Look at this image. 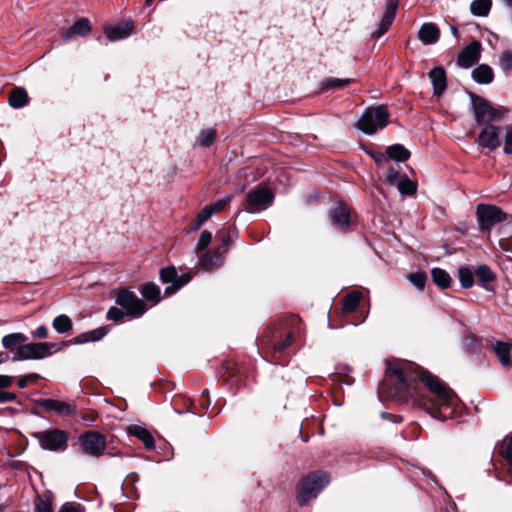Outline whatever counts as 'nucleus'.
Instances as JSON below:
<instances>
[{
	"mask_svg": "<svg viewBox=\"0 0 512 512\" xmlns=\"http://www.w3.org/2000/svg\"><path fill=\"white\" fill-rule=\"evenodd\" d=\"M381 393L398 403H409L434 419L445 421L456 413L459 399L444 382L428 371H412L410 365H390Z\"/></svg>",
	"mask_w": 512,
	"mask_h": 512,
	"instance_id": "obj_1",
	"label": "nucleus"
},
{
	"mask_svg": "<svg viewBox=\"0 0 512 512\" xmlns=\"http://www.w3.org/2000/svg\"><path fill=\"white\" fill-rule=\"evenodd\" d=\"M116 303L121 307H111L107 312V319L120 321L125 316L139 318L146 312L145 303L135 293L127 289L119 291Z\"/></svg>",
	"mask_w": 512,
	"mask_h": 512,
	"instance_id": "obj_2",
	"label": "nucleus"
},
{
	"mask_svg": "<svg viewBox=\"0 0 512 512\" xmlns=\"http://www.w3.org/2000/svg\"><path fill=\"white\" fill-rule=\"evenodd\" d=\"M470 100L474 121L477 125H487L503 119L506 111L503 107H496L487 99L476 94H470Z\"/></svg>",
	"mask_w": 512,
	"mask_h": 512,
	"instance_id": "obj_3",
	"label": "nucleus"
},
{
	"mask_svg": "<svg viewBox=\"0 0 512 512\" xmlns=\"http://www.w3.org/2000/svg\"><path fill=\"white\" fill-rule=\"evenodd\" d=\"M330 482L326 472H311L303 478L297 486V501L300 506L315 498L321 490Z\"/></svg>",
	"mask_w": 512,
	"mask_h": 512,
	"instance_id": "obj_4",
	"label": "nucleus"
},
{
	"mask_svg": "<svg viewBox=\"0 0 512 512\" xmlns=\"http://www.w3.org/2000/svg\"><path fill=\"white\" fill-rule=\"evenodd\" d=\"M389 123V113L385 105L368 107L358 121V129L366 135L374 134Z\"/></svg>",
	"mask_w": 512,
	"mask_h": 512,
	"instance_id": "obj_5",
	"label": "nucleus"
},
{
	"mask_svg": "<svg viewBox=\"0 0 512 512\" xmlns=\"http://www.w3.org/2000/svg\"><path fill=\"white\" fill-rule=\"evenodd\" d=\"M33 437L38 441L39 446L43 450L51 452L65 451L69 441L68 432L58 428L35 432Z\"/></svg>",
	"mask_w": 512,
	"mask_h": 512,
	"instance_id": "obj_6",
	"label": "nucleus"
},
{
	"mask_svg": "<svg viewBox=\"0 0 512 512\" xmlns=\"http://www.w3.org/2000/svg\"><path fill=\"white\" fill-rule=\"evenodd\" d=\"M80 451L90 457L100 458L106 453V437L98 431H85L78 437Z\"/></svg>",
	"mask_w": 512,
	"mask_h": 512,
	"instance_id": "obj_7",
	"label": "nucleus"
},
{
	"mask_svg": "<svg viewBox=\"0 0 512 512\" xmlns=\"http://www.w3.org/2000/svg\"><path fill=\"white\" fill-rule=\"evenodd\" d=\"M479 229L490 232L492 227L507 219V214L499 207L489 204H479L476 208Z\"/></svg>",
	"mask_w": 512,
	"mask_h": 512,
	"instance_id": "obj_8",
	"label": "nucleus"
},
{
	"mask_svg": "<svg viewBox=\"0 0 512 512\" xmlns=\"http://www.w3.org/2000/svg\"><path fill=\"white\" fill-rule=\"evenodd\" d=\"M159 278L163 284H170L165 288L164 294L171 296L192 280V274L189 272L178 274L176 267L171 265L160 270Z\"/></svg>",
	"mask_w": 512,
	"mask_h": 512,
	"instance_id": "obj_9",
	"label": "nucleus"
},
{
	"mask_svg": "<svg viewBox=\"0 0 512 512\" xmlns=\"http://www.w3.org/2000/svg\"><path fill=\"white\" fill-rule=\"evenodd\" d=\"M273 200V192L269 188L260 185L248 191L246 196V210L251 213L265 210L272 205Z\"/></svg>",
	"mask_w": 512,
	"mask_h": 512,
	"instance_id": "obj_10",
	"label": "nucleus"
},
{
	"mask_svg": "<svg viewBox=\"0 0 512 512\" xmlns=\"http://www.w3.org/2000/svg\"><path fill=\"white\" fill-rule=\"evenodd\" d=\"M50 355L52 351H48L47 342H32L18 347L12 360H39Z\"/></svg>",
	"mask_w": 512,
	"mask_h": 512,
	"instance_id": "obj_11",
	"label": "nucleus"
},
{
	"mask_svg": "<svg viewBox=\"0 0 512 512\" xmlns=\"http://www.w3.org/2000/svg\"><path fill=\"white\" fill-rule=\"evenodd\" d=\"M501 130H503V126H495L493 124L484 125L478 134L476 143L483 148L496 150L501 145L499 138V132Z\"/></svg>",
	"mask_w": 512,
	"mask_h": 512,
	"instance_id": "obj_12",
	"label": "nucleus"
},
{
	"mask_svg": "<svg viewBox=\"0 0 512 512\" xmlns=\"http://www.w3.org/2000/svg\"><path fill=\"white\" fill-rule=\"evenodd\" d=\"M331 224L341 231L347 230L351 225L350 208L342 202H338L329 211Z\"/></svg>",
	"mask_w": 512,
	"mask_h": 512,
	"instance_id": "obj_13",
	"label": "nucleus"
},
{
	"mask_svg": "<svg viewBox=\"0 0 512 512\" xmlns=\"http://www.w3.org/2000/svg\"><path fill=\"white\" fill-rule=\"evenodd\" d=\"M398 8V0H387L385 3V11L382 15L380 23L378 24L377 29L372 32L371 38H380L383 36L390 26L393 24Z\"/></svg>",
	"mask_w": 512,
	"mask_h": 512,
	"instance_id": "obj_14",
	"label": "nucleus"
},
{
	"mask_svg": "<svg viewBox=\"0 0 512 512\" xmlns=\"http://www.w3.org/2000/svg\"><path fill=\"white\" fill-rule=\"evenodd\" d=\"M481 56V43L472 41L466 45L457 57V63L462 68H470L479 61Z\"/></svg>",
	"mask_w": 512,
	"mask_h": 512,
	"instance_id": "obj_15",
	"label": "nucleus"
},
{
	"mask_svg": "<svg viewBox=\"0 0 512 512\" xmlns=\"http://www.w3.org/2000/svg\"><path fill=\"white\" fill-rule=\"evenodd\" d=\"M35 404L46 411L55 412L60 416H70L76 412L74 405L51 398L37 399L35 400Z\"/></svg>",
	"mask_w": 512,
	"mask_h": 512,
	"instance_id": "obj_16",
	"label": "nucleus"
},
{
	"mask_svg": "<svg viewBox=\"0 0 512 512\" xmlns=\"http://www.w3.org/2000/svg\"><path fill=\"white\" fill-rule=\"evenodd\" d=\"M477 283L487 292H495L496 273L486 264L479 265L475 270Z\"/></svg>",
	"mask_w": 512,
	"mask_h": 512,
	"instance_id": "obj_17",
	"label": "nucleus"
},
{
	"mask_svg": "<svg viewBox=\"0 0 512 512\" xmlns=\"http://www.w3.org/2000/svg\"><path fill=\"white\" fill-rule=\"evenodd\" d=\"M440 38V29L433 22H426L418 30V39L424 45H432L438 42Z\"/></svg>",
	"mask_w": 512,
	"mask_h": 512,
	"instance_id": "obj_18",
	"label": "nucleus"
},
{
	"mask_svg": "<svg viewBox=\"0 0 512 512\" xmlns=\"http://www.w3.org/2000/svg\"><path fill=\"white\" fill-rule=\"evenodd\" d=\"M491 350L497 356L500 364L504 367H509L512 365L511 361V351H512V343L511 342H503V341H495L491 344Z\"/></svg>",
	"mask_w": 512,
	"mask_h": 512,
	"instance_id": "obj_19",
	"label": "nucleus"
},
{
	"mask_svg": "<svg viewBox=\"0 0 512 512\" xmlns=\"http://www.w3.org/2000/svg\"><path fill=\"white\" fill-rule=\"evenodd\" d=\"M429 77L433 86V93L441 96L447 88L446 72L442 67H434L429 72Z\"/></svg>",
	"mask_w": 512,
	"mask_h": 512,
	"instance_id": "obj_20",
	"label": "nucleus"
},
{
	"mask_svg": "<svg viewBox=\"0 0 512 512\" xmlns=\"http://www.w3.org/2000/svg\"><path fill=\"white\" fill-rule=\"evenodd\" d=\"M133 25L130 22L121 23L115 26L107 27L105 34L110 41H118L129 37L132 33Z\"/></svg>",
	"mask_w": 512,
	"mask_h": 512,
	"instance_id": "obj_21",
	"label": "nucleus"
},
{
	"mask_svg": "<svg viewBox=\"0 0 512 512\" xmlns=\"http://www.w3.org/2000/svg\"><path fill=\"white\" fill-rule=\"evenodd\" d=\"M473 80L481 85L490 84L494 79L493 69L487 64H480L472 70Z\"/></svg>",
	"mask_w": 512,
	"mask_h": 512,
	"instance_id": "obj_22",
	"label": "nucleus"
},
{
	"mask_svg": "<svg viewBox=\"0 0 512 512\" xmlns=\"http://www.w3.org/2000/svg\"><path fill=\"white\" fill-rule=\"evenodd\" d=\"M107 329L105 327H98L96 329L87 331L80 335L75 336L71 341L73 344H85L88 342H95L101 340L106 334Z\"/></svg>",
	"mask_w": 512,
	"mask_h": 512,
	"instance_id": "obj_23",
	"label": "nucleus"
},
{
	"mask_svg": "<svg viewBox=\"0 0 512 512\" xmlns=\"http://www.w3.org/2000/svg\"><path fill=\"white\" fill-rule=\"evenodd\" d=\"M128 433L142 441L146 449L150 450L154 448V438L146 428L139 425H131L128 428Z\"/></svg>",
	"mask_w": 512,
	"mask_h": 512,
	"instance_id": "obj_24",
	"label": "nucleus"
},
{
	"mask_svg": "<svg viewBox=\"0 0 512 512\" xmlns=\"http://www.w3.org/2000/svg\"><path fill=\"white\" fill-rule=\"evenodd\" d=\"M90 31L89 20L86 18H81L76 21L72 26H70L64 33L63 38L65 40H69L76 36H85Z\"/></svg>",
	"mask_w": 512,
	"mask_h": 512,
	"instance_id": "obj_25",
	"label": "nucleus"
},
{
	"mask_svg": "<svg viewBox=\"0 0 512 512\" xmlns=\"http://www.w3.org/2000/svg\"><path fill=\"white\" fill-rule=\"evenodd\" d=\"M29 97L23 87H15L9 95V105L15 109L23 108L28 103Z\"/></svg>",
	"mask_w": 512,
	"mask_h": 512,
	"instance_id": "obj_26",
	"label": "nucleus"
},
{
	"mask_svg": "<svg viewBox=\"0 0 512 512\" xmlns=\"http://www.w3.org/2000/svg\"><path fill=\"white\" fill-rule=\"evenodd\" d=\"M200 266L205 271H212L221 266L222 260L219 253L213 251L206 252L200 258Z\"/></svg>",
	"mask_w": 512,
	"mask_h": 512,
	"instance_id": "obj_27",
	"label": "nucleus"
},
{
	"mask_svg": "<svg viewBox=\"0 0 512 512\" xmlns=\"http://www.w3.org/2000/svg\"><path fill=\"white\" fill-rule=\"evenodd\" d=\"M27 336L23 333L17 332V333H11L7 334L2 338V346L5 349L8 350H14L15 348L18 349V347L25 345V342L27 341Z\"/></svg>",
	"mask_w": 512,
	"mask_h": 512,
	"instance_id": "obj_28",
	"label": "nucleus"
},
{
	"mask_svg": "<svg viewBox=\"0 0 512 512\" xmlns=\"http://www.w3.org/2000/svg\"><path fill=\"white\" fill-rule=\"evenodd\" d=\"M387 158L397 162H405L410 157V152L401 144H394L386 150Z\"/></svg>",
	"mask_w": 512,
	"mask_h": 512,
	"instance_id": "obj_29",
	"label": "nucleus"
},
{
	"mask_svg": "<svg viewBox=\"0 0 512 512\" xmlns=\"http://www.w3.org/2000/svg\"><path fill=\"white\" fill-rule=\"evenodd\" d=\"M140 293L142 297L147 301H153L154 303H158L161 299L160 288L153 282H148L144 284L140 289Z\"/></svg>",
	"mask_w": 512,
	"mask_h": 512,
	"instance_id": "obj_30",
	"label": "nucleus"
},
{
	"mask_svg": "<svg viewBox=\"0 0 512 512\" xmlns=\"http://www.w3.org/2000/svg\"><path fill=\"white\" fill-rule=\"evenodd\" d=\"M52 326L57 333L66 334L72 330L73 322L69 316L61 314L53 319Z\"/></svg>",
	"mask_w": 512,
	"mask_h": 512,
	"instance_id": "obj_31",
	"label": "nucleus"
},
{
	"mask_svg": "<svg viewBox=\"0 0 512 512\" xmlns=\"http://www.w3.org/2000/svg\"><path fill=\"white\" fill-rule=\"evenodd\" d=\"M362 299V293L360 291H352L348 293L343 299V312L351 313L355 311Z\"/></svg>",
	"mask_w": 512,
	"mask_h": 512,
	"instance_id": "obj_32",
	"label": "nucleus"
},
{
	"mask_svg": "<svg viewBox=\"0 0 512 512\" xmlns=\"http://www.w3.org/2000/svg\"><path fill=\"white\" fill-rule=\"evenodd\" d=\"M492 0H473L470 4V12L474 16L485 17L489 14Z\"/></svg>",
	"mask_w": 512,
	"mask_h": 512,
	"instance_id": "obj_33",
	"label": "nucleus"
},
{
	"mask_svg": "<svg viewBox=\"0 0 512 512\" xmlns=\"http://www.w3.org/2000/svg\"><path fill=\"white\" fill-rule=\"evenodd\" d=\"M431 275H432L433 282L437 286H439L443 289L448 288L450 286L451 277L444 269L433 268L431 271Z\"/></svg>",
	"mask_w": 512,
	"mask_h": 512,
	"instance_id": "obj_34",
	"label": "nucleus"
},
{
	"mask_svg": "<svg viewBox=\"0 0 512 512\" xmlns=\"http://www.w3.org/2000/svg\"><path fill=\"white\" fill-rule=\"evenodd\" d=\"M395 185L400 194L404 196H413L417 191V183L406 176L401 178Z\"/></svg>",
	"mask_w": 512,
	"mask_h": 512,
	"instance_id": "obj_35",
	"label": "nucleus"
},
{
	"mask_svg": "<svg viewBox=\"0 0 512 512\" xmlns=\"http://www.w3.org/2000/svg\"><path fill=\"white\" fill-rule=\"evenodd\" d=\"M216 139V130L213 128L201 130L197 136L196 144L201 147H210Z\"/></svg>",
	"mask_w": 512,
	"mask_h": 512,
	"instance_id": "obj_36",
	"label": "nucleus"
},
{
	"mask_svg": "<svg viewBox=\"0 0 512 512\" xmlns=\"http://www.w3.org/2000/svg\"><path fill=\"white\" fill-rule=\"evenodd\" d=\"M474 275L475 271L473 272L471 268L460 267L458 270V276L461 286L465 289L471 288L474 284Z\"/></svg>",
	"mask_w": 512,
	"mask_h": 512,
	"instance_id": "obj_37",
	"label": "nucleus"
},
{
	"mask_svg": "<svg viewBox=\"0 0 512 512\" xmlns=\"http://www.w3.org/2000/svg\"><path fill=\"white\" fill-rule=\"evenodd\" d=\"M351 79L329 78L321 83L322 90H329L332 88H341L348 85Z\"/></svg>",
	"mask_w": 512,
	"mask_h": 512,
	"instance_id": "obj_38",
	"label": "nucleus"
},
{
	"mask_svg": "<svg viewBox=\"0 0 512 512\" xmlns=\"http://www.w3.org/2000/svg\"><path fill=\"white\" fill-rule=\"evenodd\" d=\"M499 66L505 73L512 71V52L503 51L499 56Z\"/></svg>",
	"mask_w": 512,
	"mask_h": 512,
	"instance_id": "obj_39",
	"label": "nucleus"
},
{
	"mask_svg": "<svg viewBox=\"0 0 512 512\" xmlns=\"http://www.w3.org/2000/svg\"><path fill=\"white\" fill-rule=\"evenodd\" d=\"M505 131L503 152L506 155H512V125L503 126Z\"/></svg>",
	"mask_w": 512,
	"mask_h": 512,
	"instance_id": "obj_40",
	"label": "nucleus"
},
{
	"mask_svg": "<svg viewBox=\"0 0 512 512\" xmlns=\"http://www.w3.org/2000/svg\"><path fill=\"white\" fill-rule=\"evenodd\" d=\"M293 335L292 333H288L286 337L282 340L273 341L269 345L271 346L274 352H283L292 342Z\"/></svg>",
	"mask_w": 512,
	"mask_h": 512,
	"instance_id": "obj_41",
	"label": "nucleus"
},
{
	"mask_svg": "<svg viewBox=\"0 0 512 512\" xmlns=\"http://www.w3.org/2000/svg\"><path fill=\"white\" fill-rule=\"evenodd\" d=\"M35 512H52L51 502L42 496H37L34 501Z\"/></svg>",
	"mask_w": 512,
	"mask_h": 512,
	"instance_id": "obj_42",
	"label": "nucleus"
},
{
	"mask_svg": "<svg viewBox=\"0 0 512 512\" xmlns=\"http://www.w3.org/2000/svg\"><path fill=\"white\" fill-rule=\"evenodd\" d=\"M409 281L417 288L423 289L427 280V276L424 272L411 273L409 275Z\"/></svg>",
	"mask_w": 512,
	"mask_h": 512,
	"instance_id": "obj_43",
	"label": "nucleus"
},
{
	"mask_svg": "<svg viewBox=\"0 0 512 512\" xmlns=\"http://www.w3.org/2000/svg\"><path fill=\"white\" fill-rule=\"evenodd\" d=\"M211 240H212L211 232H209L207 230L202 231V233L199 237V240L196 244L195 250L197 252H199V251L206 249L209 246V244L211 243Z\"/></svg>",
	"mask_w": 512,
	"mask_h": 512,
	"instance_id": "obj_44",
	"label": "nucleus"
},
{
	"mask_svg": "<svg viewBox=\"0 0 512 512\" xmlns=\"http://www.w3.org/2000/svg\"><path fill=\"white\" fill-rule=\"evenodd\" d=\"M500 453L512 465V437L503 440V443L500 447Z\"/></svg>",
	"mask_w": 512,
	"mask_h": 512,
	"instance_id": "obj_45",
	"label": "nucleus"
},
{
	"mask_svg": "<svg viewBox=\"0 0 512 512\" xmlns=\"http://www.w3.org/2000/svg\"><path fill=\"white\" fill-rule=\"evenodd\" d=\"M400 172L394 167H389L386 172L385 181L389 185H395L400 180Z\"/></svg>",
	"mask_w": 512,
	"mask_h": 512,
	"instance_id": "obj_46",
	"label": "nucleus"
},
{
	"mask_svg": "<svg viewBox=\"0 0 512 512\" xmlns=\"http://www.w3.org/2000/svg\"><path fill=\"white\" fill-rule=\"evenodd\" d=\"M231 243V237L225 236L222 238L221 244L213 250L214 253H219L221 255V260L223 261L224 255L227 253L229 246Z\"/></svg>",
	"mask_w": 512,
	"mask_h": 512,
	"instance_id": "obj_47",
	"label": "nucleus"
},
{
	"mask_svg": "<svg viewBox=\"0 0 512 512\" xmlns=\"http://www.w3.org/2000/svg\"><path fill=\"white\" fill-rule=\"evenodd\" d=\"M59 512H84V508L79 503L66 502L61 506Z\"/></svg>",
	"mask_w": 512,
	"mask_h": 512,
	"instance_id": "obj_48",
	"label": "nucleus"
},
{
	"mask_svg": "<svg viewBox=\"0 0 512 512\" xmlns=\"http://www.w3.org/2000/svg\"><path fill=\"white\" fill-rule=\"evenodd\" d=\"M214 214L212 207L205 206L197 215L198 225H203Z\"/></svg>",
	"mask_w": 512,
	"mask_h": 512,
	"instance_id": "obj_49",
	"label": "nucleus"
},
{
	"mask_svg": "<svg viewBox=\"0 0 512 512\" xmlns=\"http://www.w3.org/2000/svg\"><path fill=\"white\" fill-rule=\"evenodd\" d=\"M231 199H232V196L229 195L222 199L217 200L216 202H214L213 204H210L209 206L212 207L213 212L215 213L216 211L223 210L230 203Z\"/></svg>",
	"mask_w": 512,
	"mask_h": 512,
	"instance_id": "obj_50",
	"label": "nucleus"
},
{
	"mask_svg": "<svg viewBox=\"0 0 512 512\" xmlns=\"http://www.w3.org/2000/svg\"><path fill=\"white\" fill-rule=\"evenodd\" d=\"M48 336V328L45 325H40L32 332V337L45 339Z\"/></svg>",
	"mask_w": 512,
	"mask_h": 512,
	"instance_id": "obj_51",
	"label": "nucleus"
},
{
	"mask_svg": "<svg viewBox=\"0 0 512 512\" xmlns=\"http://www.w3.org/2000/svg\"><path fill=\"white\" fill-rule=\"evenodd\" d=\"M29 378H41V376L37 373H29L27 375H24L23 377H21L18 382H17V385L19 388H25L29 382Z\"/></svg>",
	"mask_w": 512,
	"mask_h": 512,
	"instance_id": "obj_52",
	"label": "nucleus"
},
{
	"mask_svg": "<svg viewBox=\"0 0 512 512\" xmlns=\"http://www.w3.org/2000/svg\"><path fill=\"white\" fill-rule=\"evenodd\" d=\"M17 400V395L12 392L0 391V403L12 402Z\"/></svg>",
	"mask_w": 512,
	"mask_h": 512,
	"instance_id": "obj_53",
	"label": "nucleus"
},
{
	"mask_svg": "<svg viewBox=\"0 0 512 512\" xmlns=\"http://www.w3.org/2000/svg\"><path fill=\"white\" fill-rule=\"evenodd\" d=\"M13 384V377L9 375H0V389L8 388Z\"/></svg>",
	"mask_w": 512,
	"mask_h": 512,
	"instance_id": "obj_54",
	"label": "nucleus"
},
{
	"mask_svg": "<svg viewBox=\"0 0 512 512\" xmlns=\"http://www.w3.org/2000/svg\"><path fill=\"white\" fill-rule=\"evenodd\" d=\"M381 417L385 420H389L393 423H400L403 421V418L402 416L400 415H394V414H389L387 412H382L381 413Z\"/></svg>",
	"mask_w": 512,
	"mask_h": 512,
	"instance_id": "obj_55",
	"label": "nucleus"
},
{
	"mask_svg": "<svg viewBox=\"0 0 512 512\" xmlns=\"http://www.w3.org/2000/svg\"><path fill=\"white\" fill-rule=\"evenodd\" d=\"M66 343H47L48 351H52V354L55 352H58L62 349L63 346H65Z\"/></svg>",
	"mask_w": 512,
	"mask_h": 512,
	"instance_id": "obj_56",
	"label": "nucleus"
},
{
	"mask_svg": "<svg viewBox=\"0 0 512 512\" xmlns=\"http://www.w3.org/2000/svg\"><path fill=\"white\" fill-rule=\"evenodd\" d=\"M370 155L377 163H381L382 161L387 159V155L385 156L377 152H371Z\"/></svg>",
	"mask_w": 512,
	"mask_h": 512,
	"instance_id": "obj_57",
	"label": "nucleus"
},
{
	"mask_svg": "<svg viewBox=\"0 0 512 512\" xmlns=\"http://www.w3.org/2000/svg\"><path fill=\"white\" fill-rule=\"evenodd\" d=\"M503 249L512 252V235L506 239L505 244H503Z\"/></svg>",
	"mask_w": 512,
	"mask_h": 512,
	"instance_id": "obj_58",
	"label": "nucleus"
},
{
	"mask_svg": "<svg viewBox=\"0 0 512 512\" xmlns=\"http://www.w3.org/2000/svg\"><path fill=\"white\" fill-rule=\"evenodd\" d=\"M211 404V400L210 398H207V399H202L201 402H200V407L202 409H207Z\"/></svg>",
	"mask_w": 512,
	"mask_h": 512,
	"instance_id": "obj_59",
	"label": "nucleus"
},
{
	"mask_svg": "<svg viewBox=\"0 0 512 512\" xmlns=\"http://www.w3.org/2000/svg\"><path fill=\"white\" fill-rule=\"evenodd\" d=\"M9 360V355L6 352H0V364L6 363Z\"/></svg>",
	"mask_w": 512,
	"mask_h": 512,
	"instance_id": "obj_60",
	"label": "nucleus"
},
{
	"mask_svg": "<svg viewBox=\"0 0 512 512\" xmlns=\"http://www.w3.org/2000/svg\"><path fill=\"white\" fill-rule=\"evenodd\" d=\"M202 225H198V219L196 218L195 223L190 227V231L198 230Z\"/></svg>",
	"mask_w": 512,
	"mask_h": 512,
	"instance_id": "obj_61",
	"label": "nucleus"
},
{
	"mask_svg": "<svg viewBox=\"0 0 512 512\" xmlns=\"http://www.w3.org/2000/svg\"><path fill=\"white\" fill-rule=\"evenodd\" d=\"M201 398H202V399H207V398H209V391H208V389H204V390L202 391Z\"/></svg>",
	"mask_w": 512,
	"mask_h": 512,
	"instance_id": "obj_62",
	"label": "nucleus"
},
{
	"mask_svg": "<svg viewBox=\"0 0 512 512\" xmlns=\"http://www.w3.org/2000/svg\"><path fill=\"white\" fill-rule=\"evenodd\" d=\"M451 33L454 37L458 36V30L455 26H450Z\"/></svg>",
	"mask_w": 512,
	"mask_h": 512,
	"instance_id": "obj_63",
	"label": "nucleus"
},
{
	"mask_svg": "<svg viewBox=\"0 0 512 512\" xmlns=\"http://www.w3.org/2000/svg\"><path fill=\"white\" fill-rule=\"evenodd\" d=\"M176 412L178 414H182V413H188V412H191L190 409H186V410H176Z\"/></svg>",
	"mask_w": 512,
	"mask_h": 512,
	"instance_id": "obj_64",
	"label": "nucleus"
}]
</instances>
